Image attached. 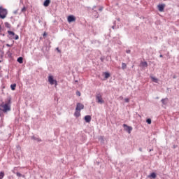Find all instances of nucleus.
<instances>
[{"label": "nucleus", "instance_id": "nucleus-2", "mask_svg": "<svg viewBox=\"0 0 179 179\" xmlns=\"http://www.w3.org/2000/svg\"><path fill=\"white\" fill-rule=\"evenodd\" d=\"M96 101L99 103V104H103L104 103V100H103V94L100 92H97L96 95Z\"/></svg>", "mask_w": 179, "mask_h": 179}, {"label": "nucleus", "instance_id": "nucleus-34", "mask_svg": "<svg viewBox=\"0 0 179 179\" xmlns=\"http://www.w3.org/2000/svg\"><path fill=\"white\" fill-rule=\"evenodd\" d=\"M101 62H104V58L103 57H101Z\"/></svg>", "mask_w": 179, "mask_h": 179}, {"label": "nucleus", "instance_id": "nucleus-41", "mask_svg": "<svg viewBox=\"0 0 179 179\" xmlns=\"http://www.w3.org/2000/svg\"><path fill=\"white\" fill-rule=\"evenodd\" d=\"M47 36V34L44 33V34H43V36Z\"/></svg>", "mask_w": 179, "mask_h": 179}, {"label": "nucleus", "instance_id": "nucleus-12", "mask_svg": "<svg viewBox=\"0 0 179 179\" xmlns=\"http://www.w3.org/2000/svg\"><path fill=\"white\" fill-rule=\"evenodd\" d=\"M50 3H51V0H45L43 3V6L45 7L50 6Z\"/></svg>", "mask_w": 179, "mask_h": 179}, {"label": "nucleus", "instance_id": "nucleus-35", "mask_svg": "<svg viewBox=\"0 0 179 179\" xmlns=\"http://www.w3.org/2000/svg\"><path fill=\"white\" fill-rule=\"evenodd\" d=\"M56 50L58 51V52H61V50H59V48H57Z\"/></svg>", "mask_w": 179, "mask_h": 179}, {"label": "nucleus", "instance_id": "nucleus-33", "mask_svg": "<svg viewBox=\"0 0 179 179\" xmlns=\"http://www.w3.org/2000/svg\"><path fill=\"white\" fill-rule=\"evenodd\" d=\"M99 10L100 12H101V11L103 10V7H100L99 9Z\"/></svg>", "mask_w": 179, "mask_h": 179}, {"label": "nucleus", "instance_id": "nucleus-39", "mask_svg": "<svg viewBox=\"0 0 179 179\" xmlns=\"http://www.w3.org/2000/svg\"><path fill=\"white\" fill-rule=\"evenodd\" d=\"M139 151L142 152V148H139Z\"/></svg>", "mask_w": 179, "mask_h": 179}, {"label": "nucleus", "instance_id": "nucleus-26", "mask_svg": "<svg viewBox=\"0 0 179 179\" xmlns=\"http://www.w3.org/2000/svg\"><path fill=\"white\" fill-rule=\"evenodd\" d=\"M16 176H17V177H22V173L17 172Z\"/></svg>", "mask_w": 179, "mask_h": 179}, {"label": "nucleus", "instance_id": "nucleus-25", "mask_svg": "<svg viewBox=\"0 0 179 179\" xmlns=\"http://www.w3.org/2000/svg\"><path fill=\"white\" fill-rule=\"evenodd\" d=\"M0 117H3V112L1 108H0Z\"/></svg>", "mask_w": 179, "mask_h": 179}, {"label": "nucleus", "instance_id": "nucleus-18", "mask_svg": "<svg viewBox=\"0 0 179 179\" xmlns=\"http://www.w3.org/2000/svg\"><path fill=\"white\" fill-rule=\"evenodd\" d=\"M148 177L149 178H156V173H155V172H152V173H150V176H148Z\"/></svg>", "mask_w": 179, "mask_h": 179}, {"label": "nucleus", "instance_id": "nucleus-11", "mask_svg": "<svg viewBox=\"0 0 179 179\" xmlns=\"http://www.w3.org/2000/svg\"><path fill=\"white\" fill-rule=\"evenodd\" d=\"M161 101L164 106H166L169 103V98L162 99Z\"/></svg>", "mask_w": 179, "mask_h": 179}, {"label": "nucleus", "instance_id": "nucleus-4", "mask_svg": "<svg viewBox=\"0 0 179 179\" xmlns=\"http://www.w3.org/2000/svg\"><path fill=\"white\" fill-rule=\"evenodd\" d=\"M48 82L51 85H55V86H57V80H55L54 79V76H48Z\"/></svg>", "mask_w": 179, "mask_h": 179}, {"label": "nucleus", "instance_id": "nucleus-10", "mask_svg": "<svg viewBox=\"0 0 179 179\" xmlns=\"http://www.w3.org/2000/svg\"><path fill=\"white\" fill-rule=\"evenodd\" d=\"M84 119H85V122H90L92 121V116L85 115Z\"/></svg>", "mask_w": 179, "mask_h": 179}, {"label": "nucleus", "instance_id": "nucleus-43", "mask_svg": "<svg viewBox=\"0 0 179 179\" xmlns=\"http://www.w3.org/2000/svg\"><path fill=\"white\" fill-rule=\"evenodd\" d=\"M1 29H2V28L1 27V25H0V30H1Z\"/></svg>", "mask_w": 179, "mask_h": 179}, {"label": "nucleus", "instance_id": "nucleus-8", "mask_svg": "<svg viewBox=\"0 0 179 179\" xmlns=\"http://www.w3.org/2000/svg\"><path fill=\"white\" fill-rule=\"evenodd\" d=\"M69 23H72V22H75L76 18L73 15H69L67 18Z\"/></svg>", "mask_w": 179, "mask_h": 179}, {"label": "nucleus", "instance_id": "nucleus-37", "mask_svg": "<svg viewBox=\"0 0 179 179\" xmlns=\"http://www.w3.org/2000/svg\"><path fill=\"white\" fill-rule=\"evenodd\" d=\"M159 57H160V58H163V55H159Z\"/></svg>", "mask_w": 179, "mask_h": 179}, {"label": "nucleus", "instance_id": "nucleus-21", "mask_svg": "<svg viewBox=\"0 0 179 179\" xmlns=\"http://www.w3.org/2000/svg\"><path fill=\"white\" fill-rule=\"evenodd\" d=\"M5 177V173L3 171L0 172V179H3Z\"/></svg>", "mask_w": 179, "mask_h": 179}, {"label": "nucleus", "instance_id": "nucleus-15", "mask_svg": "<svg viewBox=\"0 0 179 179\" xmlns=\"http://www.w3.org/2000/svg\"><path fill=\"white\" fill-rule=\"evenodd\" d=\"M150 78L152 79V82H155V83H159V79L156 78V77L151 76Z\"/></svg>", "mask_w": 179, "mask_h": 179}, {"label": "nucleus", "instance_id": "nucleus-14", "mask_svg": "<svg viewBox=\"0 0 179 179\" xmlns=\"http://www.w3.org/2000/svg\"><path fill=\"white\" fill-rule=\"evenodd\" d=\"M75 117L78 118V117H80V110H76L74 113Z\"/></svg>", "mask_w": 179, "mask_h": 179}, {"label": "nucleus", "instance_id": "nucleus-36", "mask_svg": "<svg viewBox=\"0 0 179 179\" xmlns=\"http://www.w3.org/2000/svg\"><path fill=\"white\" fill-rule=\"evenodd\" d=\"M149 152H153V149H150Z\"/></svg>", "mask_w": 179, "mask_h": 179}, {"label": "nucleus", "instance_id": "nucleus-17", "mask_svg": "<svg viewBox=\"0 0 179 179\" xmlns=\"http://www.w3.org/2000/svg\"><path fill=\"white\" fill-rule=\"evenodd\" d=\"M17 62H19V64H23V57H20L17 58Z\"/></svg>", "mask_w": 179, "mask_h": 179}, {"label": "nucleus", "instance_id": "nucleus-19", "mask_svg": "<svg viewBox=\"0 0 179 179\" xmlns=\"http://www.w3.org/2000/svg\"><path fill=\"white\" fill-rule=\"evenodd\" d=\"M104 75H105V79H108L110 78V73L105 72Z\"/></svg>", "mask_w": 179, "mask_h": 179}, {"label": "nucleus", "instance_id": "nucleus-20", "mask_svg": "<svg viewBox=\"0 0 179 179\" xmlns=\"http://www.w3.org/2000/svg\"><path fill=\"white\" fill-rule=\"evenodd\" d=\"M4 24L7 29H10L11 26L10 24H9V22H5Z\"/></svg>", "mask_w": 179, "mask_h": 179}, {"label": "nucleus", "instance_id": "nucleus-30", "mask_svg": "<svg viewBox=\"0 0 179 179\" xmlns=\"http://www.w3.org/2000/svg\"><path fill=\"white\" fill-rule=\"evenodd\" d=\"M22 12H26V7H23L21 10Z\"/></svg>", "mask_w": 179, "mask_h": 179}, {"label": "nucleus", "instance_id": "nucleus-31", "mask_svg": "<svg viewBox=\"0 0 179 179\" xmlns=\"http://www.w3.org/2000/svg\"><path fill=\"white\" fill-rule=\"evenodd\" d=\"M126 52L127 54H131V50H127Z\"/></svg>", "mask_w": 179, "mask_h": 179}, {"label": "nucleus", "instance_id": "nucleus-29", "mask_svg": "<svg viewBox=\"0 0 179 179\" xmlns=\"http://www.w3.org/2000/svg\"><path fill=\"white\" fill-rule=\"evenodd\" d=\"M118 100H124V96H119Z\"/></svg>", "mask_w": 179, "mask_h": 179}, {"label": "nucleus", "instance_id": "nucleus-16", "mask_svg": "<svg viewBox=\"0 0 179 179\" xmlns=\"http://www.w3.org/2000/svg\"><path fill=\"white\" fill-rule=\"evenodd\" d=\"M31 139H33L34 141H36L37 142H41V140L40 139V138L36 137L34 136L31 137Z\"/></svg>", "mask_w": 179, "mask_h": 179}, {"label": "nucleus", "instance_id": "nucleus-5", "mask_svg": "<svg viewBox=\"0 0 179 179\" xmlns=\"http://www.w3.org/2000/svg\"><path fill=\"white\" fill-rule=\"evenodd\" d=\"M85 108V105L81 103H77L76 110V111H80V110H83Z\"/></svg>", "mask_w": 179, "mask_h": 179}, {"label": "nucleus", "instance_id": "nucleus-38", "mask_svg": "<svg viewBox=\"0 0 179 179\" xmlns=\"http://www.w3.org/2000/svg\"><path fill=\"white\" fill-rule=\"evenodd\" d=\"M117 22H120L121 20L120 18L117 19Z\"/></svg>", "mask_w": 179, "mask_h": 179}, {"label": "nucleus", "instance_id": "nucleus-28", "mask_svg": "<svg viewBox=\"0 0 179 179\" xmlns=\"http://www.w3.org/2000/svg\"><path fill=\"white\" fill-rule=\"evenodd\" d=\"M124 101H125L126 103H129V98H126V99H124Z\"/></svg>", "mask_w": 179, "mask_h": 179}, {"label": "nucleus", "instance_id": "nucleus-22", "mask_svg": "<svg viewBox=\"0 0 179 179\" xmlns=\"http://www.w3.org/2000/svg\"><path fill=\"white\" fill-rule=\"evenodd\" d=\"M122 69H127V64L125 63H122Z\"/></svg>", "mask_w": 179, "mask_h": 179}, {"label": "nucleus", "instance_id": "nucleus-23", "mask_svg": "<svg viewBox=\"0 0 179 179\" xmlns=\"http://www.w3.org/2000/svg\"><path fill=\"white\" fill-rule=\"evenodd\" d=\"M11 90H15L16 88V84H13L10 85Z\"/></svg>", "mask_w": 179, "mask_h": 179}, {"label": "nucleus", "instance_id": "nucleus-40", "mask_svg": "<svg viewBox=\"0 0 179 179\" xmlns=\"http://www.w3.org/2000/svg\"><path fill=\"white\" fill-rule=\"evenodd\" d=\"M115 26H112V29H115Z\"/></svg>", "mask_w": 179, "mask_h": 179}, {"label": "nucleus", "instance_id": "nucleus-1", "mask_svg": "<svg viewBox=\"0 0 179 179\" xmlns=\"http://www.w3.org/2000/svg\"><path fill=\"white\" fill-rule=\"evenodd\" d=\"M7 33L8 34V38L10 40H19V36L16 35L15 32L12 31H8Z\"/></svg>", "mask_w": 179, "mask_h": 179}, {"label": "nucleus", "instance_id": "nucleus-13", "mask_svg": "<svg viewBox=\"0 0 179 179\" xmlns=\"http://www.w3.org/2000/svg\"><path fill=\"white\" fill-rule=\"evenodd\" d=\"M141 65L143 68H148V62H141Z\"/></svg>", "mask_w": 179, "mask_h": 179}, {"label": "nucleus", "instance_id": "nucleus-44", "mask_svg": "<svg viewBox=\"0 0 179 179\" xmlns=\"http://www.w3.org/2000/svg\"><path fill=\"white\" fill-rule=\"evenodd\" d=\"M96 8V6H94V8Z\"/></svg>", "mask_w": 179, "mask_h": 179}, {"label": "nucleus", "instance_id": "nucleus-24", "mask_svg": "<svg viewBox=\"0 0 179 179\" xmlns=\"http://www.w3.org/2000/svg\"><path fill=\"white\" fill-rule=\"evenodd\" d=\"M146 122L148 123L149 124H152V119L150 118L147 119Z\"/></svg>", "mask_w": 179, "mask_h": 179}, {"label": "nucleus", "instance_id": "nucleus-42", "mask_svg": "<svg viewBox=\"0 0 179 179\" xmlns=\"http://www.w3.org/2000/svg\"><path fill=\"white\" fill-rule=\"evenodd\" d=\"M156 99H159V96H157Z\"/></svg>", "mask_w": 179, "mask_h": 179}, {"label": "nucleus", "instance_id": "nucleus-3", "mask_svg": "<svg viewBox=\"0 0 179 179\" xmlns=\"http://www.w3.org/2000/svg\"><path fill=\"white\" fill-rule=\"evenodd\" d=\"M6 15H8V10H6V8H2V6H0V17H1V19H5V17H6Z\"/></svg>", "mask_w": 179, "mask_h": 179}, {"label": "nucleus", "instance_id": "nucleus-9", "mask_svg": "<svg viewBox=\"0 0 179 179\" xmlns=\"http://www.w3.org/2000/svg\"><path fill=\"white\" fill-rule=\"evenodd\" d=\"M164 6H166V5H164V4H159L158 5V10H159V12H164Z\"/></svg>", "mask_w": 179, "mask_h": 179}, {"label": "nucleus", "instance_id": "nucleus-27", "mask_svg": "<svg viewBox=\"0 0 179 179\" xmlns=\"http://www.w3.org/2000/svg\"><path fill=\"white\" fill-rule=\"evenodd\" d=\"M76 96H80V92L76 91Z\"/></svg>", "mask_w": 179, "mask_h": 179}, {"label": "nucleus", "instance_id": "nucleus-32", "mask_svg": "<svg viewBox=\"0 0 179 179\" xmlns=\"http://www.w3.org/2000/svg\"><path fill=\"white\" fill-rule=\"evenodd\" d=\"M6 45V47H13V45H9V43H7Z\"/></svg>", "mask_w": 179, "mask_h": 179}, {"label": "nucleus", "instance_id": "nucleus-6", "mask_svg": "<svg viewBox=\"0 0 179 179\" xmlns=\"http://www.w3.org/2000/svg\"><path fill=\"white\" fill-rule=\"evenodd\" d=\"M3 109L1 110L3 113H6V111H10V107L8 103H6L3 106Z\"/></svg>", "mask_w": 179, "mask_h": 179}, {"label": "nucleus", "instance_id": "nucleus-7", "mask_svg": "<svg viewBox=\"0 0 179 179\" xmlns=\"http://www.w3.org/2000/svg\"><path fill=\"white\" fill-rule=\"evenodd\" d=\"M124 128L125 129V131H127V132H128V134H131V131H132V127L128 126L126 124H123Z\"/></svg>", "mask_w": 179, "mask_h": 179}]
</instances>
